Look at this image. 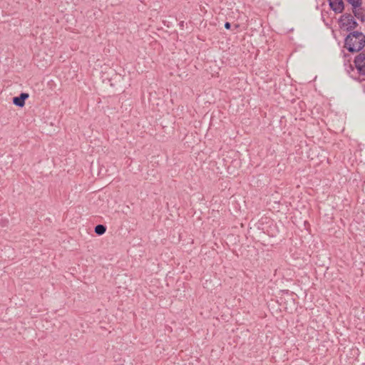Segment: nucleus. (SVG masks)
<instances>
[{
	"label": "nucleus",
	"instance_id": "nucleus-5",
	"mask_svg": "<svg viewBox=\"0 0 365 365\" xmlns=\"http://www.w3.org/2000/svg\"><path fill=\"white\" fill-rule=\"evenodd\" d=\"M29 96L28 93H22L19 96L13 98V103L17 106L23 107L25 104V100L27 99Z\"/></svg>",
	"mask_w": 365,
	"mask_h": 365
},
{
	"label": "nucleus",
	"instance_id": "nucleus-3",
	"mask_svg": "<svg viewBox=\"0 0 365 365\" xmlns=\"http://www.w3.org/2000/svg\"><path fill=\"white\" fill-rule=\"evenodd\" d=\"M354 65L359 73L365 76V53H361L355 57Z\"/></svg>",
	"mask_w": 365,
	"mask_h": 365
},
{
	"label": "nucleus",
	"instance_id": "nucleus-9",
	"mask_svg": "<svg viewBox=\"0 0 365 365\" xmlns=\"http://www.w3.org/2000/svg\"><path fill=\"white\" fill-rule=\"evenodd\" d=\"M225 27L227 29H230V27H231V24H230V23H229V22H226V23L225 24Z\"/></svg>",
	"mask_w": 365,
	"mask_h": 365
},
{
	"label": "nucleus",
	"instance_id": "nucleus-8",
	"mask_svg": "<svg viewBox=\"0 0 365 365\" xmlns=\"http://www.w3.org/2000/svg\"><path fill=\"white\" fill-rule=\"evenodd\" d=\"M352 6V9L359 8L362 4V0H346Z\"/></svg>",
	"mask_w": 365,
	"mask_h": 365
},
{
	"label": "nucleus",
	"instance_id": "nucleus-1",
	"mask_svg": "<svg viewBox=\"0 0 365 365\" xmlns=\"http://www.w3.org/2000/svg\"><path fill=\"white\" fill-rule=\"evenodd\" d=\"M344 43L349 51H360L365 46V36L361 32L354 31L346 37Z\"/></svg>",
	"mask_w": 365,
	"mask_h": 365
},
{
	"label": "nucleus",
	"instance_id": "nucleus-10",
	"mask_svg": "<svg viewBox=\"0 0 365 365\" xmlns=\"http://www.w3.org/2000/svg\"><path fill=\"white\" fill-rule=\"evenodd\" d=\"M349 68L351 70V71H354V67L352 66V65H349Z\"/></svg>",
	"mask_w": 365,
	"mask_h": 365
},
{
	"label": "nucleus",
	"instance_id": "nucleus-6",
	"mask_svg": "<svg viewBox=\"0 0 365 365\" xmlns=\"http://www.w3.org/2000/svg\"><path fill=\"white\" fill-rule=\"evenodd\" d=\"M106 231V227L103 225H98L95 227V232L98 235H103Z\"/></svg>",
	"mask_w": 365,
	"mask_h": 365
},
{
	"label": "nucleus",
	"instance_id": "nucleus-2",
	"mask_svg": "<svg viewBox=\"0 0 365 365\" xmlns=\"http://www.w3.org/2000/svg\"><path fill=\"white\" fill-rule=\"evenodd\" d=\"M339 21L342 27L346 28L347 31L354 29L357 26V22L351 14H344L340 17Z\"/></svg>",
	"mask_w": 365,
	"mask_h": 365
},
{
	"label": "nucleus",
	"instance_id": "nucleus-4",
	"mask_svg": "<svg viewBox=\"0 0 365 365\" xmlns=\"http://www.w3.org/2000/svg\"><path fill=\"white\" fill-rule=\"evenodd\" d=\"M330 8L335 13H341L344 9L343 0H329Z\"/></svg>",
	"mask_w": 365,
	"mask_h": 365
},
{
	"label": "nucleus",
	"instance_id": "nucleus-7",
	"mask_svg": "<svg viewBox=\"0 0 365 365\" xmlns=\"http://www.w3.org/2000/svg\"><path fill=\"white\" fill-rule=\"evenodd\" d=\"M352 10H353V13H354V16L358 19H361V21H364V15L363 11L361 9L357 8V9H352Z\"/></svg>",
	"mask_w": 365,
	"mask_h": 365
}]
</instances>
